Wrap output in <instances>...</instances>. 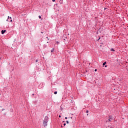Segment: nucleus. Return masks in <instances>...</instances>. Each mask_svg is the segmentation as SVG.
<instances>
[{"label": "nucleus", "instance_id": "f257e3e1", "mask_svg": "<svg viewBox=\"0 0 128 128\" xmlns=\"http://www.w3.org/2000/svg\"><path fill=\"white\" fill-rule=\"evenodd\" d=\"M48 122V116H46L44 118V120H43V124L44 128L47 126Z\"/></svg>", "mask_w": 128, "mask_h": 128}, {"label": "nucleus", "instance_id": "1a4fd4ad", "mask_svg": "<svg viewBox=\"0 0 128 128\" xmlns=\"http://www.w3.org/2000/svg\"><path fill=\"white\" fill-rule=\"evenodd\" d=\"M58 94V92L55 91V92H54V94Z\"/></svg>", "mask_w": 128, "mask_h": 128}, {"label": "nucleus", "instance_id": "f3484780", "mask_svg": "<svg viewBox=\"0 0 128 128\" xmlns=\"http://www.w3.org/2000/svg\"><path fill=\"white\" fill-rule=\"evenodd\" d=\"M97 70H96V69L94 70V72H97Z\"/></svg>", "mask_w": 128, "mask_h": 128}, {"label": "nucleus", "instance_id": "a878e982", "mask_svg": "<svg viewBox=\"0 0 128 128\" xmlns=\"http://www.w3.org/2000/svg\"><path fill=\"white\" fill-rule=\"evenodd\" d=\"M2 110H4V108H3V109H2Z\"/></svg>", "mask_w": 128, "mask_h": 128}, {"label": "nucleus", "instance_id": "cd10ccee", "mask_svg": "<svg viewBox=\"0 0 128 128\" xmlns=\"http://www.w3.org/2000/svg\"><path fill=\"white\" fill-rule=\"evenodd\" d=\"M34 94H32V96H34Z\"/></svg>", "mask_w": 128, "mask_h": 128}, {"label": "nucleus", "instance_id": "f03ea898", "mask_svg": "<svg viewBox=\"0 0 128 128\" xmlns=\"http://www.w3.org/2000/svg\"><path fill=\"white\" fill-rule=\"evenodd\" d=\"M6 22H12V17H10V16H8V18L6 20Z\"/></svg>", "mask_w": 128, "mask_h": 128}, {"label": "nucleus", "instance_id": "20e7f679", "mask_svg": "<svg viewBox=\"0 0 128 128\" xmlns=\"http://www.w3.org/2000/svg\"><path fill=\"white\" fill-rule=\"evenodd\" d=\"M6 32V30H2L1 31V34H4V32Z\"/></svg>", "mask_w": 128, "mask_h": 128}, {"label": "nucleus", "instance_id": "7ed1b4c3", "mask_svg": "<svg viewBox=\"0 0 128 128\" xmlns=\"http://www.w3.org/2000/svg\"><path fill=\"white\" fill-rule=\"evenodd\" d=\"M108 118H109L108 119V120H106V122H112V118L110 116Z\"/></svg>", "mask_w": 128, "mask_h": 128}, {"label": "nucleus", "instance_id": "a211bd4d", "mask_svg": "<svg viewBox=\"0 0 128 128\" xmlns=\"http://www.w3.org/2000/svg\"><path fill=\"white\" fill-rule=\"evenodd\" d=\"M58 118H62V116L60 115H59Z\"/></svg>", "mask_w": 128, "mask_h": 128}, {"label": "nucleus", "instance_id": "423d86ee", "mask_svg": "<svg viewBox=\"0 0 128 128\" xmlns=\"http://www.w3.org/2000/svg\"><path fill=\"white\" fill-rule=\"evenodd\" d=\"M54 52V48H52L51 50V52Z\"/></svg>", "mask_w": 128, "mask_h": 128}, {"label": "nucleus", "instance_id": "c85d7f7f", "mask_svg": "<svg viewBox=\"0 0 128 128\" xmlns=\"http://www.w3.org/2000/svg\"><path fill=\"white\" fill-rule=\"evenodd\" d=\"M63 122H64V121Z\"/></svg>", "mask_w": 128, "mask_h": 128}, {"label": "nucleus", "instance_id": "dca6fc26", "mask_svg": "<svg viewBox=\"0 0 128 128\" xmlns=\"http://www.w3.org/2000/svg\"><path fill=\"white\" fill-rule=\"evenodd\" d=\"M100 40V37L97 40L98 41Z\"/></svg>", "mask_w": 128, "mask_h": 128}, {"label": "nucleus", "instance_id": "39448f33", "mask_svg": "<svg viewBox=\"0 0 128 128\" xmlns=\"http://www.w3.org/2000/svg\"><path fill=\"white\" fill-rule=\"evenodd\" d=\"M110 50L111 52H116V50H114V48H111L110 49Z\"/></svg>", "mask_w": 128, "mask_h": 128}, {"label": "nucleus", "instance_id": "393cba45", "mask_svg": "<svg viewBox=\"0 0 128 128\" xmlns=\"http://www.w3.org/2000/svg\"><path fill=\"white\" fill-rule=\"evenodd\" d=\"M86 72H88V70H86Z\"/></svg>", "mask_w": 128, "mask_h": 128}, {"label": "nucleus", "instance_id": "bb28decb", "mask_svg": "<svg viewBox=\"0 0 128 128\" xmlns=\"http://www.w3.org/2000/svg\"><path fill=\"white\" fill-rule=\"evenodd\" d=\"M4 116H6V113H4Z\"/></svg>", "mask_w": 128, "mask_h": 128}, {"label": "nucleus", "instance_id": "9b49d317", "mask_svg": "<svg viewBox=\"0 0 128 128\" xmlns=\"http://www.w3.org/2000/svg\"><path fill=\"white\" fill-rule=\"evenodd\" d=\"M66 124H70V122H68V120H66Z\"/></svg>", "mask_w": 128, "mask_h": 128}, {"label": "nucleus", "instance_id": "4468645a", "mask_svg": "<svg viewBox=\"0 0 128 128\" xmlns=\"http://www.w3.org/2000/svg\"><path fill=\"white\" fill-rule=\"evenodd\" d=\"M52 2H56V0H52Z\"/></svg>", "mask_w": 128, "mask_h": 128}, {"label": "nucleus", "instance_id": "6e6552de", "mask_svg": "<svg viewBox=\"0 0 128 128\" xmlns=\"http://www.w3.org/2000/svg\"><path fill=\"white\" fill-rule=\"evenodd\" d=\"M60 4H62V0H60Z\"/></svg>", "mask_w": 128, "mask_h": 128}, {"label": "nucleus", "instance_id": "412c9836", "mask_svg": "<svg viewBox=\"0 0 128 128\" xmlns=\"http://www.w3.org/2000/svg\"><path fill=\"white\" fill-rule=\"evenodd\" d=\"M105 68H108V66L106 65Z\"/></svg>", "mask_w": 128, "mask_h": 128}, {"label": "nucleus", "instance_id": "9d476101", "mask_svg": "<svg viewBox=\"0 0 128 128\" xmlns=\"http://www.w3.org/2000/svg\"><path fill=\"white\" fill-rule=\"evenodd\" d=\"M38 18H42V16H38Z\"/></svg>", "mask_w": 128, "mask_h": 128}, {"label": "nucleus", "instance_id": "2eb2a0df", "mask_svg": "<svg viewBox=\"0 0 128 128\" xmlns=\"http://www.w3.org/2000/svg\"><path fill=\"white\" fill-rule=\"evenodd\" d=\"M46 38H48V40H50V39H48V36L46 37Z\"/></svg>", "mask_w": 128, "mask_h": 128}, {"label": "nucleus", "instance_id": "aec40b11", "mask_svg": "<svg viewBox=\"0 0 128 128\" xmlns=\"http://www.w3.org/2000/svg\"><path fill=\"white\" fill-rule=\"evenodd\" d=\"M65 120H68V118H67V117H66V118H65Z\"/></svg>", "mask_w": 128, "mask_h": 128}, {"label": "nucleus", "instance_id": "0eeeda50", "mask_svg": "<svg viewBox=\"0 0 128 128\" xmlns=\"http://www.w3.org/2000/svg\"><path fill=\"white\" fill-rule=\"evenodd\" d=\"M106 62H104L103 63V64H102L103 66H106Z\"/></svg>", "mask_w": 128, "mask_h": 128}, {"label": "nucleus", "instance_id": "4be33fe9", "mask_svg": "<svg viewBox=\"0 0 128 128\" xmlns=\"http://www.w3.org/2000/svg\"><path fill=\"white\" fill-rule=\"evenodd\" d=\"M66 123H64V126H66Z\"/></svg>", "mask_w": 128, "mask_h": 128}, {"label": "nucleus", "instance_id": "f8f14e48", "mask_svg": "<svg viewBox=\"0 0 128 128\" xmlns=\"http://www.w3.org/2000/svg\"><path fill=\"white\" fill-rule=\"evenodd\" d=\"M56 42L57 44H58L60 42H58V41H57Z\"/></svg>", "mask_w": 128, "mask_h": 128}, {"label": "nucleus", "instance_id": "6ab92c4d", "mask_svg": "<svg viewBox=\"0 0 128 128\" xmlns=\"http://www.w3.org/2000/svg\"><path fill=\"white\" fill-rule=\"evenodd\" d=\"M106 8H104V10H106Z\"/></svg>", "mask_w": 128, "mask_h": 128}, {"label": "nucleus", "instance_id": "5701e85b", "mask_svg": "<svg viewBox=\"0 0 128 128\" xmlns=\"http://www.w3.org/2000/svg\"><path fill=\"white\" fill-rule=\"evenodd\" d=\"M36 62H38V60H36Z\"/></svg>", "mask_w": 128, "mask_h": 128}, {"label": "nucleus", "instance_id": "c756f323", "mask_svg": "<svg viewBox=\"0 0 128 128\" xmlns=\"http://www.w3.org/2000/svg\"><path fill=\"white\" fill-rule=\"evenodd\" d=\"M110 128H112V127H111Z\"/></svg>", "mask_w": 128, "mask_h": 128}, {"label": "nucleus", "instance_id": "b1692460", "mask_svg": "<svg viewBox=\"0 0 128 128\" xmlns=\"http://www.w3.org/2000/svg\"><path fill=\"white\" fill-rule=\"evenodd\" d=\"M44 47H45V48H46V45H45V46H44Z\"/></svg>", "mask_w": 128, "mask_h": 128}, {"label": "nucleus", "instance_id": "ddd939ff", "mask_svg": "<svg viewBox=\"0 0 128 128\" xmlns=\"http://www.w3.org/2000/svg\"><path fill=\"white\" fill-rule=\"evenodd\" d=\"M86 114H88V110H87L86 111Z\"/></svg>", "mask_w": 128, "mask_h": 128}]
</instances>
